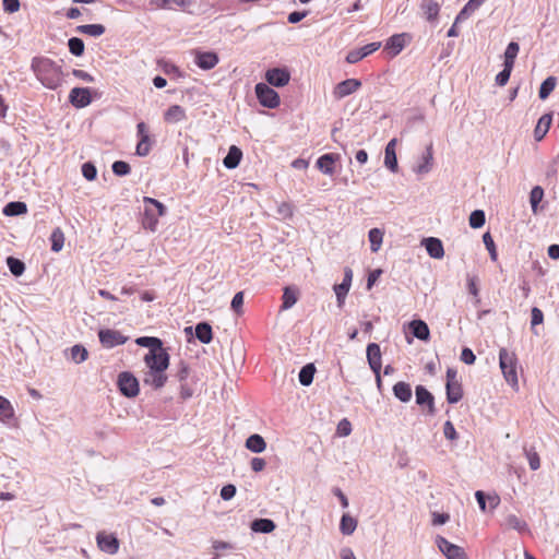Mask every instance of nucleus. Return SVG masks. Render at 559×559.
<instances>
[{"label":"nucleus","mask_w":559,"mask_h":559,"mask_svg":"<svg viewBox=\"0 0 559 559\" xmlns=\"http://www.w3.org/2000/svg\"><path fill=\"white\" fill-rule=\"evenodd\" d=\"M32 70L41 84L56 90L62 83V69L55 61L46 57H35L32 60Z\"/></svg>","instance_id":"obj_1"},{"label":"nucleus","mask_w":559,"mask_h":559,"mask_svg":"<svg viewBox=\"0 0 559 559\" xmlns=\"http://www.w3.org/2000/svg\"><path fill=\"white\" fill-rule=\"evenodd\" d=\"M143 202L145 204L144 213L142 216V226L145 229L154 231L158 224V217L166 214V206L156 199L144 197Z\"/></svg>","instance_id":"obj_2"},{"label":"nucleus","mask_w":559,"mask_h":559,"mask_svg":"<svg viewBox=\"0 0 559 559\" xmlns=\"http://www.w3.org/2000/svg\"><path fill=\"white\" fill-rule=\"evenodd\" d=\"M499 365L506 381L515 390L519 389V380L516 372L518 358L514 353L507 348L499 350Z\"/></svg>","instance_id":"obj_3"},{"label":"nucleus","mask_w":559,"mask_h":559,"mask_svg":"<svg viewBox=\"0 0 559 559\" xmlns=\"http://www.w3.org/2000/svg\"><path fill=\"white\" fill-rule=\"evenodd\" d=\"M117 384L120 393L126 397H135L140 392L138 379L129 371H122L118 374Z\"/></svg>","instance_id":"obj_4"},{"label":"nucleus","mask_w":559,"mask_h":559,"mask_svg":"<svg viewBox=\"0 0 559 559\" xmlns=\"http://www.w3.org/2000/svg\"><path fill=\"white\" fill-rule=\"evenodd\" d=\"M259 103L266 108L274 109L280 105V95L265 83H258L254 87Z\"/></svg>","instance_id":"obj_5"},{"label":"nucleus","mask_w":559,"mask_h":559,"mask_svg":"<svg viewBox=\"0 0 559 559\" xmlns=\"http://www.w3.org/2000/svg\"><path fill=\"white\" fill-rule=\"evenodd\" d=\"M169 354L162 347L158 350H148L144 356V362L147 369H156L166 371L169 366Z\"/></svg>","instance_id":"obj_6"},{"label":"nucleus","mask_w":559,"mask_h":559,"mask_svg":"<svg viewBox=\"0 0 559 559\" xmlns=\"http://www.w3.org/2000/svg\"><path fill=\"white\" fill-rule=\"evenodd\" d=\"M99 342L105 348H114L122 345L128 341L121 332L112 329H102L98 332Z\"/></svg>","instance_id":"obj_7"},{"label":"nucleus","mask_w":559,"mask_h":559,"mask_svg":"<svg viewBox=\"0 0 559 559\" xmlns=\"http://www.w3.org/2000/svg\"><path fill=\"white\" fill-rule=\"evenodd\" d=\"M437 545H438L440 551L448 559H466V554H465L464 549L457 545L450 543L444 537L438 536Z\"/></svg>","instance_id":"obj_8"},{"label":"nucleus","mask_w":559,"mask_h":559,"mask_svg":"<svg viewBox=\"0 0 559 559\" xmlns=\"http://www.w3.org/2000/svg\"><path fill=\"white\" fill-rule=\"evenodd\" d=\"M266 82L275 87H283L288 84L290 73L285 68H272L265 72Z\"/></svg>","instance_id":"obj_9"},{"label":"nucleus","mask_w":559,"mask_h":559,"mask_svg":"<svg viewBox=\"0 0 559 559\" xmlns=\"http://www.w3.org/2000/svg\"><path fill=\"white\" fill-rule=\"evenodd\" d=\"M361 86V81L358 79H347L337 83L333 90V97L335 99H342L348 95H352L358 91Z\"/></svg>","instance_id":"obj_10"},{"label":"nucleus","mask_w":559,"mask_h":559,"mask_svg":"<svg viewBox=\"0 0 559 559\" xmlns=\"http://www.w3.org/2000/svg\"><path fill=\"white\" fill-rule=\"evenodd\" d=\"M96 542L98 548L107 552L109 555H114L119 549V540L118 538L112 534H106L105 532H99L96 535Z\"/></svg>","instance_id":"obj_11"},{"label":"nucleus","mask_w":559,"mask_h":559,"mask_svg":"<svg viewBox=\"0 0 559 559\" xmlns=\"http://www.w3.org/2000/svg\"><path fill=\"white\" fill-rule=\"evenodd\" d=\"M167 374L164 370L147 369L143 376V383L155 390L163 388L167 382Z\"/></svg>","instance_id":"obj_12"},{"label":"nucleus","mask_w":559,"mask_h":559,"mask_svg":"<svg viewBox=\"0 0 559 559\" xmlns=\"http://www.w3.org/2000/svg\"><path fill=\"white\" fill-rule=\"evenodd\" d=\"M69 102L76 108H84L92 103L91 92L86 87H74L69 95Z\"/></svg>","instance_id":"obj_13"},{"label":"nucleus","mask_w":559,"mask_h":559,"mask_svg":"<svg viewBox=\"0 0 559 559\" xmlns=\"http://www.w3.org/2000/svg\"><path fill=\"white\" fill-rule=\"evenodd\" d=\"M195 64L202 70H212L219 62L218 55L214 51H195Z\"/></svg>","instance_id":"obj_14"},{"label":"nucleus","mask_w":559,"mask_h":559,"mask_svg":"<svg viewBox=\"0 0 559 559\" xmlns=\"http://www.w3.org/2000/svg\"><path fill=\"white\" fill-rule=\"evenodd\" d=\"M416 403L418 405H427L428 414L435 415V397L423 385H417L415 389Z\"/></svg>","instance_id":"obj_15"},{"label":"nucleus","mask_w":559,"mask_h":559,"mask_svg":"<svg viewBox=\"0 0 559 559\" xmlns=\"http://www.w3.org/2000/svg\"><path fill=\"white\" fill-rule=\"evenodd\" d=\"M353 272L349 267L344 270V278L341 284L334 286L337 304L341 307L344 304L345 297L350 288Z\"/></svg>","instance_id":"obj_16"},{"label":"nucleus","mask_w":559,"mask_h":559,"mask_svg":"<svg viewBox=\"0 0 559 559\" xmlns=\"http://www.w3.org/2000/svg\"><path fill=\"white\" fill-rule=\"evenodd\" d=\"M367 361L372 372L381 371V349L377 343H370L367 345Z\"/></svg>","instance_id":"obj_17"},{"label":"nucleus","mask_w":559,"mask_h":559,"mask_svg":"<svg viewBox=\"0 0 559 559\" xmlns=\"http://www.w3.org/2000/svg\"><path fill=\"white\" fill-rule=\"evenodd\" d=\"M397 140L392 139L385 146L384 151V165L392 173H396L399 169L397 157L395 152Z\"/></svg>","instance_id":"obj_18"},{"label":"nucleus","mask_w":559,"mask_h":559,"mask_svg":"<svg viewBox=\"0 0 559 559\" xmlns=\"http://www.w3.org/2000/svg\"><path fill=\"white\" fill-rule=\"evenodd\" d=\"M427 253L433 259H441L444 255L442 241L439 238L428 237L423 240Z\"/></svg>","instance_id":"obj_19"},{"label":"nucleus","mask_w":559,"mask_h":559,"mask_svg":"<svg viewBox=\"0 0 559 559\" xmlns=\"http://www.w3.org/2000/svg\"><path fill=\"white\" fill-rule=\"evenodd\" d=\"M552 122V115L551 114H544L537 121V124L534 129V139L535 141L539 142L542 141L546 134L548 133L550 126Z\"/></svg>","instance_id":"obj_20"},{"label":"nucleus","mask_w":559,"mask_h":559,"mask_svg":"<svg viewBox=\"0 0 559 559\" xmlns=\"http://www.w3.org/2000/svg\"><path fill=\"white\" fill-rule=\"evenodd\" d=\"M411 333L420 341H428L430 331L428 324L423 320H413L409 323Z\"/></svg>","instance_id":"obj_21"},{"label":"nucleus","mask_w":559,"mask_h":559,"mask_svg":"<svg viewBox=\"0 0 559 559\" xmlns=\"http://www.w3.org/2000/svg\"><path fill=\"white\" fill-rule=\"evenodd\" d=\"M337 154H324L317 160V167L325 175H332L334 173V163L338 159Z\"/></svg>","instance_id":"obj_22"},{"label":"nucleus","mask_w":559,"mask_h":559,"mask_svg":"<svg viewBox=\"0 0 559 559\" xmlns=\"http://www.w3.org/2000/svg\"><path fill=\"white\" fill-rule=\"evenodd\" d=\"M241 158H242L241 150L236 145H231L228 150L227 155L223 159V165L227 169H235L240 164Z\"/></svg>","instance_id":"obj_23"},{"label":"nucleus","mask_w":559,"mask_h":559,"mask_svg":"<svg viewBox=\"0 0 559 559\" xmlns=\"http://www.w3.org/2000/svg\"><path fill=\"white\" fill-rule=\"evenodd\" d=\"M186 118V110L179 105H171L164 114L165 121L169 123H177Z\"/></svg>","instance_id":"obj_24"},{"label":"nucleus","mask_w":559,"mask_h":559,"mask_svg":"<svg viewBox=\"0 0 559 559\" xmlns=\"http://www.w3.org/2000/svg\"><path fill=\"white\" fill-rule=\"evenodd\" d=\"M394 396L403 403H407L412 399L411 384L404 381H400L393 385Z\"/></svg>","instance_id":"obj_25"},{"label":"nucleus","mask_w":559,"mask_h":559,"mask_svg":"<svg viewBox=\"0 0 559 559\" xmlns=\"http://www.w3.org/2000/svg\"><path fill=\"white\" fill-rule=\"evenodd\" d=\"M246 448L253 453H262L266 449V442L262 436L253 433L246 440Z\"/></svg>","instance_id":"obj_26"},{"label":"nucleus","mask_w":559,"mask_h":559,"mask_svg":"<svg viewBox=\"0 0 559 559\" xmlns=\"http://www.w3.org/2000/svg\"><path fill=\"white\" fill-rule=\"evenodd\" d=\"M447 401L450 404H455L463 397V389L460 382H450L445 385Z\"/></svg>","instance_id":"obj_27"},{"label":"nucleus","mask_w":559,"mask_h":559,"mask_svg":"<svg viewBox=\"0 0 559 559\" xmlns=\"http://www.w3.org/2000/svg\"><path fill=\"white\" fill-rule=\"evenodd\" d=\"M250 527L255 533L269 534L275 530L276 525L271 519H255L251 522Z\"/></svg>","instance_id":"obj_28"},{"label":"nucleus","mask_w":559,"mask_h":559,"mask_svg":"<svg viewBox=\"0 0 559 559\" xmlns=\"http://www.w3.org/2000/svg\"><path fill=\"white\" fill-rule=\"evenodd\" d=\"M195 336L203 343L209 344L213 338L212 326L207 322H200L195 325Z\"/></svg>","instance_id":"obj_29"},{"label":"nucleus","mask_w":559,"mask_h":559,"mask_svg":"<svg viewBox=\"0 0 559 559\" xmlns=\"http://www.w3.org/2000/svg\"><path fill=\"white\" fill-rule=\"evenodd\" d=\"M420 8L430 22L436 21L439 14L440 7L435 0H423Z\"/></svg>","instance_id":"obj_30"},{"label":"nucleus","mask_w":559,"mask_h":559,"mask_svg":"<svg viewBox=\"0 0 559 559\" xmlns=\"http://www.w3.org/2000/svg\"><path fill=\"white\" fill-rule=\"evenodd\" d=\"M405 37L406 34H395L391 36L385 44V49L392 50L393 55L396 56L405 47Z\"/></svg>","instance_id":"obj_31"},{"label":"nucleus","mask_w":559,"mask_h":559,"mask_svg":"<svg viewBox=\"0 0 559 559\" xmlns=\"http://www.w3.org/2000/svg\"><path fill=\"white\" fill-rule=\"evenodd\" d=\"M27 212V206L24 202L12 201L9 202L2 210L5 216H19Z\"/></svg>","instance_id":"obj_32"},{"label":"nucleus","mask_w":559,"mask_h":559,"mask_svg":"<svg viewBox=\"0 0 559 559\" xmlns=\"http://www.w3.org/2000/svg\"><path fill=\"white\" fill-rule=\"evenodd\" d=\"M432 159V145L430 144L426 147V151L421 156V163L415 168V171L417 174L429 173L431 169Z\"/></svg>","instance_id":"obj_33"},{"label":"nucleus","mask_w":559,"mask_h":559,"mask_svg":"<svg viewBox=\"0 0 559 559\" xmlns=\"http://www.w3.org/2000/svg\"><path fill=\"white\" fill-rule=\"evenodd\" d=\"M504 524L507 527L512 528L519 533H524L528 531L526 522L516 516L515 514L507 515Z\"/></svg>","instance_id":"obj_34"},{"label":"nucleus","mask_w":559,"mask_h":559,"mask_svg":"<svg viewBox=\"0 0 559 559\" xmlns=\"http://www.w3.org/2000/svg\"><path fill=\"white\" fill-rule=\"evenodd\" d=\"M316 372V367L313 364H307L305 365L298 374V379L301 385L308 386L312 383L313 377Z\"/></svg>","instance_id":"obj_35"},{"label":"nucleus","mask_w":559,"mask_h":559,"mask_svg":"<svg viewBox=\"0 0 559 559\" xmlns=\"http://www.w3.org/2000/svg\"><path fill=\"white\" fill-rule=\"evenodd\" d=\"M520 51V46L516 41H511L506 48V51L503 53V66L512 67L514 66V61L518 57V53Z\"/></svg>","instance_id":"obj_36"},{"label":"nucleus","mask_w":559,"mask_h":559,"mask_svg":"<svg viewBox=\"0 0 559 559\" xmlns=\"http://www.w3.org/2000/svg\"><path fill=\"white\" fill-rule=\"evenodd\" d=\"M136 345L146 347L148 350H158L163 347V342L158 337L154 336H141L135 340Z\"/></svg>","instance_id":"obj_37"},{"label":"nucleus","mask_w":559,"mask_h":559,"mask_svg":"<svg viewBox=\"0 0 559 559\" xmlns=\"http://www.w3.org/2000/svg\"><path fill=\"white\" fill-rule=\"evenodd\" d=\"M14 416V409L9 400L0 395V420L8 424Z\"/></svg>","instance_id":"obj_38"},{"label":"nucleus","mask_w":559,"mask_h":559,"mask_svg":"<svg viewBox=\"0 0 559 559\" xmlns=\"http://www.w3.org/2000/svg\"><path fill=\"white\" fill-rule=\"evenodd\" d=\"M105 26L102 24H84L76 27V32L93 37H98L105 33Z\"/></svg>","instance_id":"obj_39"},{"label":"nucleus","mask_w":559,"mask_h":559,"mask_svg":"<svg viewBox=\"0 0 559 559\" xmlns=\"http://www.w3.org/2000/svg\"><path fill=\"white\" fill-rule=\"evenodd\" d=\"M282 310L290 309L298 300L297 290L292 287H285L283 293Z\"/></svg>","instance_id":"obj_40"},{"label":"nucleus","mask_w":559,"mask_h":559,"mask_svg":"<svg viewBox=\"0 0 559 559\" xmlns=\"http://www.w3.org/2000/svg\"><path fill=\"white\" fill-rule=\"evenodd\" d=\"M370 241V249L372 252H378L383 240V231L379 228H372L368 233Z\"/></svg>","instance_id":"obj_41"},{"label":"nucleus","mask_w":559,"mask_h":559,"mask_svg":"<svg viewBox=\"0 0 559 559\" xmlns=\"http://www.w3.org/2000/svg\"><path fill=\"white\" fill-rule=\"evenodd\" d=\"M357 527V521L349 514H343L340 523V530L344 535H352Z\"/></svg>","instance_id":"obj_42"},{"label":"nucleus","mask_w":559,"mask_h":559,"mask_svg":"<svg viewBox=\"0 0 559 559\" xmlns=\"http://www.w3.org/2000/svg\"><path fill=\"white\" fill-rule=\"evenodd\" d=\"M7 265L10 270V272L16 277L21 276L25 271L24 262L14 257L7 258Z\"/></svg>","instance_id":"obj_43"},{"label":"nucleus","mask_w":559,"mask_h":559,"mask_svg":"<svg viewBox=\"0 0 559 559\" xmlns=\"http://www.w3.org/2000/svg\"><path fill=\"white\" fill-rule=\"evenodd\" d=\"M50 240H51V250L53 252L61 251V249L63 248V243H64V235L59 227H57L52 230V233L50 235Z\"/></svg>","instance_id":"obj_44"},{"label":"nucleus","mask_w":559,"mask_h":559,"mask_svg":"<svg viewBox=\"0 0 559 559\" xmlns=\"http://www.w3.org/2000/svg\"><path fill=\"white\" fill-rule=\"evenodd\" d=\"M556 82L557 81L555 76H548L546 80L543 81L538 93L540 99H546L550 95V93L556 87Z\"/></svg>","instance_id":"obj_45"},{"label":"nucleus","mask_w":559,"mask_h":559,"mask_svg":"<svg viewBox=\"0 0 559 559\" xmlns=\"http://www.w3.org/2000/svg\"><path fill=\"white\" fill-rule=\"evenodd\" d=\"M70 352H71V359L75 364H81V362L85 361L88 357L87 349L84 346L79 345V344L72 346Z\"/></svg>","instance_id":"obj_46"},{"label":"nucleus","mask_w":559,"mask_h":559,"mask_svg":"<svg viewBox=\"0 0 559 559\" xmlns=\"http://www.w3.org/2000/svg\"><path fill=\"white\" fill-rule=\"evenodd\" d=\"M486 215L483 210H475L471 213L468 223L469 226L474 229L480 228L485 225Z\"/></svg>","instance_id":"obj_47"},{"label":"nucleus","mask_w":559,"mask_h":559,"mask_svg":"<svg viewBox=\"0 0 559 559\" xmlns=\"http://www.w3.org/2000/svg\"><path fill=\"white\" fill-rule=\"evenodd\" d=\"M543 198H544V190L542 187L536 186L531 190L530 203H531L533 213H537V206H538L539 202L543 200Z\"/></svg>","instance_id":"obj_48"},{"label":"nucleus","mask_w":559,"mask_h":559,"mask_svg":"<svg viewBox=\"0 0 559 559\" xmlns=\"http://www.w3.org/2000/svg\"><path fill=\"white\" fill-rule=\"evenodd\" d=\"M68 47H69V50L70 52L75 56V57H80L83 55L84 52V41L79 38V37H71L69 40H68Z\"/></svg>","instance_id":"obj_49"},{"label":"nucleus","mask_w":559,"mask_h":559,"mask_svg":"<svg viewBox=\"0 0 559 559\" xmlns=\"http://www.w3.org/2000/svg\"><path fill=\"white\" fill-rule=\"evenodd\" d=\"M151 146H152L151 136L150 138L144 136L142 139H139V142L136 144V150H135L136 155L141 156V157L147 156L151 152Z\"/></svg>","instance_id":"obj_50"},{"label":"nucleus","mask_w":559,"mask_h":559,"mask_svg":"<svg viewBox=\"0 0 559 559\" xmlns=\"http://www.w3.org/2000/svg\"><path fill=\"white\" fill-rule=\"evenodd\" d=\"M483 241H484L486 249L489 252L490 259L492 261H497L498 253H497L496 245H495V241L489 231H487L483 235Z\"/></svg>","instance_id":"obj_51"},{"label":"nucleus","mask_w":559,"mask_h":559,"mask_svg":"<svg viewBox=\"0 0 559 559\" xmlns=\"http://www.w3.org/2000/svg\"><path fill=\"white\" fill-rule=\"evenodd\" d=\"M112 173L116 176H126L130 174V165L123 160H116L111 166Z\"/></svg>","instance_id":"obj_52"},{"label":"nucleus","mask_w":559,"mask_h":559,"mask_svg":"<svg viewBox=\"0 0 559 559\" xmlns=\"http://www.w3.org/2000/svg\"><path fill=\"white\" fill-rule=\"evenodd\" d=\"M512 69V67L503 66V69L496 76L497 85L504 86L508 83Z\"/></svg>","instance_id":"obj_53"},{"label":"nucleus","mask_w":559,"mask_h":559,"mask_svg":"<svg viewBox=\"0 0 559 559\" xmlns=\"http://www.w3.org/2000/svg\"><path fill=\"white\" fill-rule=\"evenodd\" d=\"M467 289L468 293L475 297V305H478L480 302V298L476 276H471L467 278Z\"/></svg>","instance_id":"obj_54"},{"label":"nucleus","mask_w":559,"mask_h":559,"mask_svg":"<svg viewBox=\"0 0 559 559\" xmlns=\"http://www.w3.org/2000/svg\"><path fill=\"white\" fill-rule=\"evenodd\" d=\"M82 175L86 180L92 181L97 176V169L91 162L84 163L82 165Z\"/></svg>","instance_id":"obj_55"},{"label":"nucleus","mask_w":559,"mask_h":559,"mask_svg":"<svg viewBox=\"0 0 559 559\" xmlns=\"http://www.w3.org/2000/svg\"><path fill=\"white\" fill-rule=\"evenodd\" d=\"M337 435L341 437H347L352 432V424L347 418H343L337 425Z\"/></svg>","instance_id":"obj_56"},{"label":"nucleus","mask_w":559,"mask_h":559,"mask_svg":"<svg viewBox=\"0 0 559 559\" xmlns=\"http://www.w3.org/2000/svg\"><path fill=\"white\" fill-rule=\"evenodd\" d=\"M526 457L532 471H537L540 467V459L537 452L531 450L526 451Z\"/></svg>","instance_id":"obj_57"},{"label":"nucleus","mask_w":559,"mask_h":559,"mask_svg":"<svg viewBox=\"0 0 559 559\" xmlns=\"http://www.w3.org/2000/svg\"><path fill=\"white\" fill-rule=\"evenodd\" d=\"M236 487L233 484L225 485L221 489V498L225 501L233 499L236 495Z\"/></svg>","instance_id":"obj_58"},{"label":"nucleus","mask_w":559,"mask_h":559,"mask_svg":"<svg viewBox=\"0 0 559 559\" xmlns=\"http://www.w3.org/2000/svg\"><path fill=\"white\" fill-rule=\"evenodd\" d=\"M242 305H243V293H242V292H238V293H236V294H235V296L233 297V300H231L230 307H231V309H233L236 313H240V312H241Z\"/></svg>","instance_id":"obj_59"},{"label":"nucleus","mask_w":559,"mask_h":559,"mask_svg":"<svg viewBox=\"0 0 559 559\" xmlns=\"http://www.w3.org/2000/svg\"><path fill=\"white\" fill-rule=\"evenodd\" d=\"M443 435L447 439L452 441L457 439L456 430L450 420H447L443 425Z\"/></svg>","instance_id":"obj_60"},{"label":"nucleus","mask_w":559,"mask_h":559,"mask_svg":"<svg viewBox=\"0 0 559 559\" xmlns=\"http://www.w3.org/2000/svg\"><path fill=\"white\" fill-rule=\"evenodd\" d=\"M461 360L466 365H473L476 360V356L473 350L468 347H464L461 353Z\"/></svg>","instance_id":"obj_61"},{"label":"nucleus","mask_w":559,"mask_h":559,"mask_svg":"<svg viewBox=\"0 0 559 559\" xmlns=\"http://www.w3.org/2000/svg\"><path fill=\"white\" fill-rule=\"evenodd\" d=\"M188 376H189V366L183 360H180V362L178 365V370H177L176 377L180 382H183L188 378Z\"/></svg>","instance_id":"obj_62"},{"label":"nucleus","mask_w":559,"mask_h":559,"mask_svg":"<svg viewBox=\"0 0 559 559\" xmlns=\"http://www.w3.org/2000/svg\"><path fill=\"white\" fill-rule=\"evenodd\" d=\"M3 10L8 13H15L20 10V0H2Z\"/></svg>","instance_id":"obj_63"},{"label":"nucleus","mask_w":559,"mask_h":559,"mask_svg":"<svg viewBox=\"0 0 559 559\" xmlns=\"http://www.w3.org/2000/svg\"><path fill=\"white\" fill-rule=\"evenodd\" d=\"M308 15V11H294V12H290L287 16V21L290 23V24H297L299 23L302 19H305L306 16Z\"/></svg>","instance_id":"obj_64"}]
</instances>
